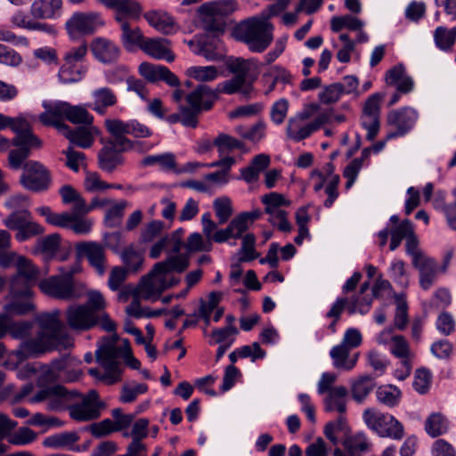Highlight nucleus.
I'll return each mask as SVG.
<instances>
[{
  "label": "nucleus",
  "instance_id": "4d7b16f0",
  "mask_svg": "<svg viewBox=\"0 0 456 456\" xmlns=\"http://www.w3.org/2000/svg\"><path fill=\"white\" fill-rule=\"evenodd\" d=\"M16 147H27L29 151L32 148L38 149L42 146V141L32 133V128L17 134L10 142Z\"/></svg>",
  "mask_w": 456,
  "mask_h": 456
},
{
  "label": "nucleus",
  "instance_id": "cd10ccee",
  "mask_svg": "<svg viewBox=\"0 0 456 456\" xmlns=\"http://www.w3.org/2000/svg\"><path fill=\"white\" fill-rule=\"evenodd\" d=\"M101 408L102 405H91L83 400L68 406L70 418L80 422L98 419L101 415Z\"/></svg>",
  "mask_w": 456,
  "mask_h": 456
},
{
  "label": "nucleus",
  "instance_id": "4be33fe9",
  "mask_svg": "<svg viewBox=\"0 0 456 456\" xmlns=\"http://www.w3.org/2000/svg\"><path fill=\"white\" fill-rule=\"evenodd\" d=\"M90 50L94 58L103 63L110 64L119 57L120 49L111 40L105 37H96L90 44Z\"/></svg>",
  "mask_w": 456,
  "mask_h": 456
},
{
  "label": "nucleus",
  "instance_id": "f704fd0d",
  "mask_svg": "<svg viewBox=\"0 0 456 456\" xmlns=\"http://www.w3.org/2000/svg\"><path fill=\"white\" fill-rule=\"evenodd\" d=\"M375 386V378L371 375L359 377L352 383L351 392L353 399L356 403H362Z\"/></svg>",
  "mask_w": 456,
  "mask_h": 456
},
{
  "label": "nucleus",
  "instance_id": "dca6fc26",
  "mask_svg": "<svg viewBox=\"0 0 456 456\" xmlns=\"http://www.w3.org/2000/svg\"><path fill=\"white\" fill-rule=\"evenodd\" d=\"M34 322L27 320L15 321L6 313L0 314V340L7 335L14 340H24L33 334Z\"/></svg>",
  "mask_w": 456,
  "mask_h": 456
},
{
  "label": "nucleus",
  "instance_id": "6e6d98bb",
  "mask_svg": "<svg viewBox=\"0 0 456 456\" xmlns=\"http://www.w3.org/2000/svg\"><path fill=\"white\" fill-rule=\"evenodd\" d=\"M31 217V213L27 209L15 210L12 212L4 220V224L10 230L17 231L26 224Z\"/></svg>",
  "mask_w": 456,
  "mask_h": 456
},
{
  "label": "nucleus",
  "instance_id": "b1692460",
  "mask_svg": "<svg viewBox=\"0 0 456 456\" xmlns=\"http://www.w3.org/2000/svg\"><path fill=\"white\" fill-rule=\"evenodd\" d=\"M412 265L419 272L420 287L425 290L429 289L436 281L437 272L440 271L436 260L417 256L413 259Z\"/></svg>",
  "mask_w": 456,
  "mask_h": 456
},
{
  "label": "nucleus",
  "instance_id": "7c9ffc66",
  "mask_svg": "<svg viewBox=\"0 0 456 456\" xmlns=\"http://www.w3.org/2000/svg\"><path fill=\"white\" fill-rule=\"evenodd\" d=\"M120 25V41L125 49L131 51L135 46H141L145 41L143 35L137 26H132L129 21L119 23Z\"/></svg>",
  "mask_w": 456,
  "mask_h": 456
},
{
  "label": "nucleus",
  "instance_id": "774afa93",
  "mask_svg": "<svg viewBox=\"0 0 456 456\" xmlns=\"http://www.w3.org/2000/svg\"><path fill=\"white\" fill-rule=\"evenodd\" d=\"M289 110V101L285 98H281L275 102L270 110V117L272 121L276 125H281L284 122Z\"/></svg>",
  "mask_w": 456,
  "mask_h": 456
},
{
  "label": "nucleus",
  "instance_id": "052dcab7",
  "mask_svg": "<svg viewBox=\"0 0 456 456\" xmlns=\"http://www.w3.org/2000/svg\"><path fill=\"white\" fill-rule=\"evenodd\" d=\"M361 125L367 130L366 139L373 141L379 131V116L362 113Z\"/></svg>",
  "mask_w": 456,
  "mask_h": 456
},
{
  "label": "nucleus",
  "instance_id": "f257e3e1",
  "mask_svg": "<svg viewBox=\"0 0 456 456\" xmlns=\"http://www.w3.org/2000/svg\"><path fill=\"white\" fill-rule=\"evenodd\" d=\"M190 265L188 256L173 254L164 261L156 263L151 272L143 276L138 290L143 299H158L167 289L177 285L180 279L174 273H183Z\"/></svg>",
  "mask_w": 456,
  "mask_h": 456
},
{
  "label": "nucleus",
  "instance_id": "4468645a",
  "mask_svg": "<svg viewBox=\"0 0 456 456\" xmlns=\"http://www.w3.org/2000/svg\"><path fill=\"white\" fill-rule=\"evenodd\" d=\"M131 149L121 146L118 143V138H109L105 145L99 151L97 155L99 167L107 173H112L118 167L122 166L125 159L122 152L128 151Z\"/></svg>",
  "mask_w": 456,
  "mask_h": 456
},
{
  "label": "nucleus",
  "instance_id": "39448f33",
  "mask_svg": "<svg viewBox=\"0 0 456 456\" xmlns=\"http://www.w3.org/2000/svg\"><path fill=\"white\" fill-rule=\"evenodd\" d=\"M216 92L208 86L200 84L188 94L185 100L189 106H180L181 123L187 127L198 126V117L202 111L209 110L217 100Z\"/></svg>",
  "mask_w": 456,
  "mask_h": 456
},
{
  "label": "nucleus",
  "instance_id": "1a4fd4ad",
  "mask_svg": "<svg viewBox=\"0 0 456 456\" xmlns=\"http://www.w3.org/2000/svg\"><path fill=\"white\" fill-rule=\"evenodd\" d=\"M238 8L237 0H215L201 4L199 13L202 16L208 31L223 33L226 28L224 18Z\"/></svg>",
  "mask_w": 456,
  "mask_h": 456
},
{
  "label": "nucleus",
  "instance_id": "c756f323",
  "mask_svg": "<svg viewBox=\"0 0 456 456\" xmlns=\"http://www.w3.org/2000/svg\"><path fill=\"white\" fill-rule=\"evenodd\" d=\"M348 390L346 387L338 386L330 389L324 399V409L326 411H337L344 413L346 411V396Z\"/></svg>",
  "mask_w": 456,
  "mask_h": 456
},
{
  "label": "nucleus",
  "instance_id": "f03ea898",
  "mask_svg": "<svg viewBox=\"0 0 456 456\" xmlns=\"http://www.w3.org/2000/svg\"><path fill=\"white\" fill-rule=\"evenodd\" d=\"M273 28L266 19L254 17L240 22L235 28L234 35L251 52L263 53L273 41Z\"/></svg>",
  "mask_w": 456,
  "mask_h": 456
},
{
  "label": "nucleus",
  "instance_id": "4c0bfd02",
  "mask_svg": "<svg viewBox=\"0 0 456 456\" xmlns=\"http://www.w3.org/2000/svg\"><path fill=\"white\" fill-rule=\"evenodd\" d=\"M425 431L431 437L445 434L449 429L447 419L440 412L431 413L425 420Z\"/></svg>",
  "mask_w": 456,
  "mask_h": 456
},
{
  "label": "nucleus",
  "instance_id": "f3484780",
  "mask_svg": "<svg viewBox=\"0 0 456 456\" xmlns=\"http://www.w3.org/2000/svg\"><path fill=\"white\" fill-rule=\"evenodd\" d=\"M66 320L71 330L84 331L96 326L99 318L86 305L81 304L67 309Z\"/></svg>",
  "mask_w": 456,
  "mask_h": 456
},
{
  "label": "nucleus",
  "instance_id": "a19ab883",
  "mask_svg": "<svg viewBox=\"0 0 456 456\" xmlns=\"http://www.w3.org/2000/svg\"><path fill=\"white\" fill-rule=\"evenodd\" d=\"M315 125L311 122L304 126L297 125V118H289L287 125V136L295 142H300L308 138L314 132L317 131Z\"/></svg>",
  "mask_w": 456,
  "mask_h": 456
},
{
  "label": "nucleus",
  "instance_id": "a878e982",
  "mask_svg": "<svg viewBox=\"0 0 456 456\" xmlns=\"http://www.w3.org/2000/svg\"><path fill=\"white\" fill-rule=\"evenodd\" d=\"M167 40L162 38H148L145 39L142 49L150 56L158 60H166L167 62H172L175 60V55L167 46Z\"/></svg>",
  "mask_w": 456,
  "mask_h": 456
},
{
  "label": "nucleus",
  "instance_id": "58836bf2",
  "mask_svg": "<svg viewBox=\"0 0 456 456\" xmlns=\"http://www.w3.org/2000/svg\"><path fill=\"white\" fill-rule=\"evenodd\" d=\"M213 145L220 155L228 154L234 150H240L246 152L245 143L227 134L221 133L214 140Z\"/></svg>",
  "mask_w": 456,
  "mask_h": 456
},
{
  "label": "nucleus",
  "instance_id": "2f4dec72",
  "mask_svg": "<svg viewBox=\"0 0 456 456\" xmlns=\"http://www.w3.org/2000/svg\"><path fill=\"white\" fill-rule=\"evenodd\" d=\"M360 344H338L330 350V357L337 369L352 370L354 367V360H348L350 351Z\"/></svg>",
  "mask_w": 456,
  "mask_h": 456
},
{
  "label": "nucleus",
  "instance_id": "5701e85b",
  "mask_svg": "<svg viewBox=\"0 0 456 456\" xmlns=\"http://www.w3.org/2000/svg\"><path fill=\"white\" fill-rule=\"evenodd\" d=\"M74 344H20L15 354L19 362L29 358H39L53 351L69 350Z\"/></svg>",
  "mask_w": 456,
  "mask_h": 456
},
{
  "label": "nucleus",
  "instance_id": "0eeeda50",
  "mask_svg": "<svg viewBox=\"0 0 456 456\" xmlns=\"http://www.w3.org/2000/svg\"><path fill=\"white\" fill-rule=\"evenodd\" d=\"M107 132L112 136L118 138V143L134 149L136 145H141L140 142L132 141L126 137L127 134L135 138H147L152 134V131L144 124L136 119L124 121L119 118H109L104 121Z\"/></svg>",
  "mask_w": 456,
  "mask_h": 456
},
{
  "label": "nucleus",
  "instance_id": "0e129e2a",
  "mask_svg": "<svg viewBox=\"0 0 456 456\" xmlns=\"http://www.w3.org/2000/svg\"><path fill=\"white\" fill-rule=\"evenodd\" d=\"M61 237L58 233H53L37 241V248L43 254L53 256L60 246Z\"/></svg>",
  "mask_w": 456,
  "mask_h": 456
},
{
  "label": "nucleus",
  "instance_id": "de8ad7c7",
  "mask_svg": "<svg viewBox=\"0 0 456 456\" xmlns=\"http://www.w3.org/2000/svg\"><path fill=\"white\" fill-rule=\"evenodd\" d=\"M390 352L396 358L401 360V364L405 370V376H409L412 368L413 352L410 349L408 344H393Z\"/></svg>",
  "mask_w": 456,
  "mask_h": 456
},
{
  "label": "nucleus",
  "instance_id": "37998d69",
  "mask_svg": "<svg viewBox=\"0 0 456 456\" xmlns=\"http://www.w3.org/2000/svg\"><path fill=\"white\" fill-rule=\"evenodd\" d=\"M434 40L440 50H451L456 41V28L448 29L444 26L437 27L434 31Z\"/></svg>",
  "mask_w": 456,
  "mask_h": 456
},
{
  "label": "nucleus",
  "instance_id": "5fc2aeb1",
  "mask_svg": "<svg viewBox=\"0 0 456 456\" xmlns=\"http://www.w3.org/2000/svg\"><path fill=\"white\" fill-rule=\"evenodd\" d=\"M134 298L132 300L131 304L126 308V313L134 316L135 318L141 317H157L159 316L162 313V310H151L150 308H142L140 302L138 300V297H142L140 294L138 288L134 290Z\"/></svg>",
  "mask_w": 456,
  "mask_h": 456
},
{
  "label": "nucleus",
  "instance_id": "6ab92c4d",
  "mask_svg": "<svg viewBox=\"0 0 456 456\" xmlns=\"http://www.w3.org/2000/svg\"><path fill=\"white\" fill-rule=\"evenodd\" d=\"M139 74L150 83L165 82L169 86L178 87L180 80L167 67L160 64L142 62L138 68Z\"/></svg>",
  "mask_w": 456,
  "mask_h": 456
},
{
  "label": "nucleus",
  "instance_id": "72a5a7b5",
  "mask_svg": "<svg viewBox=\"0 0 456 456\" xmlns=\"http://www.w3.org/2000/svg\"><path fill=\"white\" fill-rule=\"evenodd\" d=\"M87 72L83 63L65 61L60 68L58 77L61 83L71 84L80 81Z\"/></svg>",
  "mask_w": 456,
  "mask_h": 456
},
{
  "label": "nucleus",
  "instance_id": "680f3d73",
  "mask_svg": "<svg viewBox=\"0 0 456 456\" xmlns=\"http://www.w3.org/2000/svg\"><path fill=\"white\" fill-rule=\"evenodd\" d=\"M37 435L35 431L27 427L18 429L10 438L9 443L13 445H28L36 441Z\"/></svg>",
  "mask_w": 456,
  "mask_h": 456
},
{
  "label": "nucleus",
  "instance_id": "338daca9",
  "mask_svg": "<svg viewBox=\"0 0 456 456\" xmlns=\"http://www.w3.org/2000/svg\"><path fill=\"white\" fill-rule=\"evenodd\" d=\"M431 384V374L426 369H419L414 375L413 388L420 395L428 393Z\"/></svg>",
  "mask_w": 456,
  "mask_h": 456
},
{
  "label": "nucleus",
  "instance_id": "ea45409f",
  "mask_svg": "<svg viewBox=\"0 0 456 456\" xmlns=\"http://www.w3.org/2000/svg\"><path fill=\"white\" fill-rule=\"evenodd\" d=\"M79 440L76 432H61L47 436L43 441V445L53 449L71 447Z\"/></svg>",
  "mask_w": 456,
  "mask_h": 456
},
{
  "label": "nucleus",
  "instance_id": "9d476101",
  "mask_svg": "<svg viewBox=\"0 0 456 456\" xmlns=\"http://www.w3.org/2000/svg\"><path fill=\"white\" fill-rule=\"evenodd\" d=\"M16 271L10 281V292L15 298H28L32 295V287L39 279V270L29 259L20 256L16 260Z\"/></svg>",
  "mask_w": 456,
  "mask_h": 456
},
{
  "label": "nucleus",
  "instance_id": "423d86ee",
  "mask_svg": "<svg viewBox=\"0 0 456 456\" xmlns=\"http://www.w3.org/2000/svg\"><path fill=\"white\" fill-rule=\"evenodd\" d=\"M76 268L63 273L61 275L51 276L42 280L38 286L43 293L52 297L73 300L82 297L85 295V286L73 279Z\"/></svg>",
  "mask_w": 456,
  "mask_h": 456
},
{
  "label": "nucleus",
  "instance_id": "49530a36",
  "mask_svg": "<svg viewBox=\"0 0 456 456\" xmlns=\"http://www.w3.org/2000/svg\"><path fill=\"white\" fill-rule=\"evenodd\" d=\"M70 395V393H68V389L61 385L48 386L37 391L28 399V402L37 403L52 397H65Z\"/></svg>",
  "mask_w": 456,
  "mask_h": 456
},
{
  "label": "nucleus",
  "instance_id": "bf43d9fd",
  "mask_svg": "<svg viewBox=\"0 0 456 456\" xmlns=\"http://www.w3.org/2000/svg\"><path fill=\"white\" fill-rule=\"evenodd\" d=\"M185 248L189 252H208L212 249V242L204 240L200 233L193 232L187 238Z\"/></svg>",
  "mask_w": 456,
  "mask_h": 456
},
{
  "label": "nucleus",
  "instance_id": "a211bd4d",
  "mask_svg": "<svg viewBox=\"0 0 456 456\" xmlns=\"http://www.w3.org/2000/svg\"><path fill=\"white\" fill-rule=\"evenodd\" d=\"M45 110L42 112L38 119L46 126L55 127L61 134L68 129V125L64 122L67 117L68 102L56 101L51 103L44 102Z\"/></svg>",
  "mask_w": 456,
  "mask_h": 456
},
{
  "label": "nucleus",
  "instance_id": "ddd939ff",
  "mask_svg": "<svg viewBox=\"0 0 456 456\" xmlns=\"http://www.w3.org/2000/svg\"><path fill=\"white\" fill-rule=\"evenodd\" d=\"M104 21L98 12H76L65 23L67 33L71 37L94 34Z\"/></svg>",
  "mask_w": 456,
  "mask_h": 456
},
{
  "label": "nucleus",
  "instance_id": "bb28decb",
  "mask_svg": "<svg viewBox=\"0 0 456 456\" xmlns=\"http://www.w3.org/2000/svg\"><path fill=\"white\" fill-rule=\"evenodd\" d=\"M148 23L163 34H173L175 31L174 19L163 11H150L144 13Z\"/></svg>",
  "mask_w": 456,
  "mask_h": 456
},
{
  "label": "nucleus",
  "instance_id": "e433bc0d",
  "mask_svg": "<svg viewBox=\"0 0 456 456\" xmlns=\"http://www.w3.org/2000/svg\"><path fill=\"white\" fill-rule=\"evenodd\" d=\"M121 259L125 265V270L128 273L139 272L143 265L144 256L142 250L134 248L133 246L126 247L121 253Z\"/></svg>",
  "mask_w": 456,
  "mask_h": 456
},
{
  "label": "nucleus",
  "instance_id": "e2e57ef3",
  "mask_svg": "<svg viewBox=\"0 0 456 456\" xmlns=\"http://www.w3.org/2000/svg\"><path fill=\"white\" fill-rule=\"evenodd\" d=\"M98 318L99 321L97 324H99L103 330L110 333V336L102 337L101 342H118L120 338L118 333L116 332V322L113 320H111L109 314H103L101 316H98Z\"/></svg>",
  "mask_w": 456,
  "mask_h": 456
},
{
  "label": "nucleus",
  "instance_id": "c9c22d12",
  "mask_svg": "<svg viewBox=\"0 0 456 456\" xmlns=\"http://www.w3.org/2000/svg\"><path fill=\"white\" fill-rule=\"evenodd\" d=\"M343 445L350 455L356 456L368 452L371 447V443L364 433L360 432L346 437Z\"/></svg>",
  "mask_w": 456,
  "mask_h": 456
},
{
  "label": "nucleus",
  "instance_id": "864d4df0",
  "mask_svg": "<svg viewBox=\"0 0 456 456\" xmlns=\"http://www.w3.org/2000/svg\"><path fill=\"white\" fill-rule=\"evenodd\" d=\"M186 75L200 82H208L215 80L218 72L215 66H192L186 70Z\"/></svg>",
  "mask_w": 456,
  "mask_h": 456
},
{
  "label": "nucleus",
  "instance_id": "a18cd8bd",
  "mask_svg": "<svg viewBox=\"0 0 456 456\" xmlns=\"http://www.w3.org/2000/svg\"><path fill=\"white\" fill-rule=\"evenodd\" d=\"M66 120L77 124L91 126L94 121V117L81 105H71L68 102V110Z\"/></svg>",
  "mask_w": 456,
  "mask_h": 456
},
{
  "label": "nucleus",
  "instance_id": "2eb2a0df",
  "mask_svg": "<svg viewBox=\"0 0 456 456\" xmlns=\"http://www.w3.org/2000/svg\"><path fill=\"white\" fill-rule=\"evenodd\" d=\"M418 112L411 107H403L392 110L387 115V123L395 126V131L387 135V140L405 135L415 125Z\"/></svg>",
  "mask_w": 456,
  "mask_h": 456
},
{
  "label": "nucleus",
  "instance_id": "79ce46f5",
  "mask_svg": "<svg viewBox=\"0 0 456 456\" xmlns=\"http://www.w3.org/2000/svg\"><path fill=\"white\" fill-rule=\"evenodd\" d=\"M376 396L380 403L392 408L400 403L402 393L395 386H381L378 387Z\"/></svg>",
  "mask_w": 456,
  "mask_h": 456
},
{
  "label": "nucleus",
  "instance_id": "412c9836",
  "mask_svg": "<svg viewBox=\"0 0 456 456\" xmlns=\"http://www.w3.org/2000/svg\"><path fill=\"white\" fill-rule=\"evenodd\" d=\"M99 2L115 10V20L118 23L138 20L142 11L140 4L134 0H99Z\"/></svg>",
  "mask_w": 456,
  "mask_h": 456
},
{
  "label": "nucleus",
  "instance_id": "09e8293b",
  "mask_svg": "<svg viewBox=\"0 0 456 456\" xmlns=\"http://www.w3.org/2000/svg\"><path fill=\"white\" fill-rule=\"evenodd\" d=\"M372 305V297L370 295H354L349 298L347 313L353 315L356 313L366 314L369 313Z\"/></svg>",
  "mask_w": 456,
  "mask_h": 456
},
{
  "label": "nucleus",
  "instance_id": "13d9d810",
  "mask_svg": "<svg viewBox=\"0 0 456 456\" xmlns=\"http://www.w3.org/2000/svg\"><path fill=\"white\" fill-rule=\"evenodd\" d=\"M213 205L219 224H224L232 215L231 200L227 197L217 198L214 200Z\"/></svg>",
  "mask_w": 456,
  "mask_h": 456
},
{
  "label": "nucleus",
  "instance_id": "20e7f679",
  "mask_svg": "<svg viewBox=\"0 0 456 456\" xmlns=\"http://www.w3.org/2000/svg\"><path fill=\"white\" fill-rule=\"evenodd\" d=\"M60 311L41 313L36 315L33 334L25 342H68L69 328L60 320Z\"/></svg>",
  "mask_w": 456,
  "mask_h": 456
},
{
  "label": "nucleus",
  "instance_id": "3c124183",
  "mask_svg": "<svg viewBox=\"0 0 456 456\" xmlns=\"http://www.w3.org/2000/svg\"><path fill=\"white\" fill-rule=\"evenodd\" d=\"M142 165L144 167L159 165L163 170H172L175 167V157L171 152L149 155L142 160Z\"/></svg>",
  "mask_w": 456,
  "mask_h": 456
},
{
  "label": "nucleus",
  "instance_id": "c03bdc74",
  "mask_svg": "<svg viewBox=\"0 0 456 456\" xmlns=\"http://www.w3.org/2000/svg\"><path fill=\"white\" fill-rule=\"evenodd\" d=\"M413 233V226L409 219L403 220L399 224L390 230L391 241L389 245L390 250H395L401 244L402 240L408 235Z\"/></svg>",
  "mask_w": 456,
  "mask_h": 456
},
{
  "label": "nucleus",
  "instance_id": "f8f14e48",
  "mask_svg": "<svg viewBox=\"0 0 456 456\" xmlns=\"http://www.w3.org/2000/svg\"><path fill=\"white\" fill-rule=\"evenodd\" d=\"M122 352L123 345L118 346L117 344H101L95 351V361L105 370V376L110 377L112 381L121 379Z\"/></svg>",
  "mask_w": 456,
  "mask_h": 456
},
{
  "label": "nucleus",
  "instance_id": "c85d7f7f",
  "mask_svg": "<svg viewBox=\"0 0 456 456\" xmlns=\"http://www.w3.org/2000/svg\"><path fill=\"white\" fill-rule=\"evenodd\" d=\"M93 126H82L74 129L68 126L61 134L72 143L83 149L90 148L94 142Z\"/></svg>",
  "mask_w": 456,
  "mask_h": 456
},
{
  "label": "nucleus",
  "instance_id": "8fccbe9b",
  "mask_svg": "<svg viewBox=\"0 0 456 456\" xmlns=\"http://www.w3.org/2000/svg\"><path fill=\"white\" fill-rule=\"evenodd\" d=\"M127 205L126 200H121L109 208L104 216V225L109 228L118 227L121 224L124 210Z\"/></svg>",
  "mask_w": 456,
  "mask_h": 456
},
{
  "label": "nucleus",
  "instance_id": "603ef678",
  "mask_svg": "<svg viewBox=\"0 0 456 456\" xmlns=\"http://www.w3.org/2000/svg\"><path fill=\"white\" fill-rule=\"evenodd\" d=\"M262 202L265 204V211L271 216L277 214L278 211H283L280 208L282 206H289L290 202L287 200L281 194L278 192H270L262 198Z\"/></svg>",
  "mask_w": 456,
  "mask_h": 456
},
{
  "label": "nucleus",
  "instance_id": "393cba45",
  "mask_svg": "<svg viewBox=\"0 0 456 456\" xmlns=\"http://www.w3.org/2000/svg\"><path fill=\"white\" fill-rule=\"evenodd\" d=\"M61 0H34L30 12L36 19H55L61 12Z\"/></svg>",
  "mask_w": 456,
  "mask_h": 456
},
{
  "label": "nucleus",
  "instance_id": "9b49d317",
  "mask_svg": "<svg viewBox=\"0 0 456 456\" xmlns=\"http://www.w3.org/2000/svg\"><path fill=\"white\" fill-rule=\"evenodd\" d=\"M20 182L30 191H45L52 183L51 172L40 162L30 160L25 163Z\"/></svg>",
  "mask_w": 456,
  "mask_h": 456
},
{
  "label": "nucleus",
  "instance_id": "473e14b6",
  "mask_svg": "<svg viewBox=\"0 0 456 456\" xmlns=\"http://www.w3.org/2000/svg\"><path fill=\"white\" fill-rule=\"evenodd\" d=\"M94 98L93 110L100 115H104L109 107L114 106L118 98L109 87H101L92 93Z\"/></svg>",
  "mask_w": 456,
  "mask_h": 456
},
{
  "label": "nucleus",
  "instance_id": "7ed1b4c3",
  "mask_svg": "<svg viewBox=\"0 0 456 456\" xmlns=\"http://www.w3.org/2000/svg\"><path fill=\"white\" fill-rule=\"evenodd\" d=\"M225 65L227 69L234 74L231 79H227L219 83L214 90L218 94H240L244 100H249L253 97L255 91L253 83L254 80H248V75L249 72V66L248 61L241 58L229 57Z\"/></svg>",
  "mask_w": 456,
  "mask_h": 456
},
{
  "label": "nucleus",
  "instance_id": "6e6552de",
  "mask_svg": "<svg viewBox=\"0 0 456 456\" xmlns=\"http://www.w3.org/2000/svg\"><path fill=\"white\" fill-rule=\"evenodd\" d=\"M362 419L366 426L380 437H388L396 441L404 437L403 425L391 414L367 408L363 411Z\"/></svg>",
  "mask_w": 456,
  "mask_h": 456
},
{
  "label": "nucleus",
  "instance_id": "69168bd1",
  "mask_svg": "<svg viewBox=\"0 0 456 456\" xmlns=\"http://www.w3.org/2000/svg\"><path fill=\"white\" fill-rule=\"evenodd\" d=\"M44 228L32 220V216L16 233L15 238L18 241H26L31 237L44 233Z\"/></svg>",
  "mask_w": 456,
  "mask_h": 456
},
{
  "label": "nucleus",
  "instance_id": "aec40b11",
  "mask_svg": "<svg viewBox=\"0 0 456 456\" xmlns=\"http://www.w3.org/2000/svg\"><path fill=\"white\" fill-rule=\"evenodd\" d=\"M76 253L79 257H86L99 275L105 272V250L102 245L95 241H84L76 244Z\"/></svg>",
  "mask_w": 456,
  "mask_h": 456
}]
</instances>
